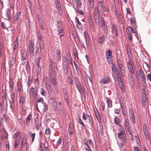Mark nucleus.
<instances>
[{"label":"nucleus","mask_w":151,"mask_h":151,"mask_svg":"<svg viewBox=\"0 0 151 151\" xmlns=\"http://www.w3.org/2000/svg\"><path fill=\"white\" fill-rule=\"evenodd\" d=\"M129 114L130 115V117L134 116L133 111L131 108H129Z\"/></svg>","instance_id":"obj_40"},{"label":"nucleus","mask_w":151,"mask_h":151,"mask_svg":"<svg viewBox=\"0 0 151 151\" xmlns=\"http://www.w3.org/2000/svg\"><path fill=\"white\" fill-rule=\"evenodd\" d=\"M120 129L121 132L118 133V137L119 138L122 139L123 144L126 143V136L123 127H121Z\"/></svg>","instance_id":"obj_2"},{"label":"nucleus","mask_w":151,"mask_h":151,"mask_svg":"<svg viewBox=\"0 0 151 151\" xmlns=\"http://www.w3.org/2000/svg\"><path fill=\"white\" fill-rule=\"evenodd\" d=\"M143 132L144 135L148 133L146 124L145 123L143 125Z\"/></svg>","instance_id":"obj_33"},{"label":"nucleus","mask_w":151,"mask_h":151,"mask_svg":"<svg viewBox=\"0 0 151 151\" xmlns=\"http://www.w3.org/2000/svg\"><path fill=\"white\" fill-rule=\"evenodd\" d=\"M35 133H32L31 134V137L32 138V139L31 140V142H33L34 141V140L35 139Z\"/></svg>","instance_id":"obj_60"},{"label":"nucleus","mask_w":151,"mask_h":151,"mask_svg":"<svg viewBox=\"0 0 151 151\" xmlns=\"http://www.w3.org/2000/svg\"><path fill=\"white\" fill-rule=\"evenodd\" d=\"M61 51L60 49L56 50L55 53V59L58 61H59L61 58Z\"/></svg>","instance_id":"obj_12"},{"label":"nucleus","mask_w":151,"mask_h":151,"mask_svg":"<svg viewBox=\"0 0 151 151\" xmlns=\"http://www.w3.org/2000/svg\"><path fill=\"white\" fill-rule=\"evenodd\" d=\"M74 129L72 125L71 122H70L68 125V132L70 134H72L73 133Z\"/></svg>","instance_id":"obj_19"},{"label":"nucleus","mask_w":151,"mask_h":151,"mask_svg":"<svg viewBox=\"0 0 151 151\" xmlns=\"http://www.w3.org/2000/svg\"><path fill=\"white\" fill-rule=\"evenodd\" d=\"M25 98L23 96H21L19 99V102L20 104L22 105L24 104V102L25 101Z\"/></svg>","instance_id":"obj_34"},{"label":"nucleus","mask_w":151,"mask_h":151,"mask_svg":"<svg viewBox=\"0 0 151 151\" xmlns=\"http://www.w3.org/2000/svg\"><path fill=\"white\" fill-rule=\"evenodd\" d=\"M20 14V12H19L18 13H17V14L15 17V21L19 19V15Z\"/></svg>","instance_id":"obj_57"},{"label":"nucleus","mask_w":151,"mask_h":151,"mask_svg":"<svg viewBox=\"0 0 151 151\" xmlns=\"http://www.w3.org/2000/svg\"><path fill=\"white\" fill-rule=\"evenodd\" d=\"M38 88L37 86H35V88L31 87L29 91V95H32V96L35 98L38 95Z\"/></svg>","instance_id":"obj_4"},{"label":"nucleus","mask_w":151,"mask_h":151,"mask_svg":"<svg viewBox=\"0 0 151 151\" xmlns=\"http://www.w3.org/2000/svg\"><path fill=\"white\" fill-rule=\"evenodd\" d=\"M86 79L87 82V83H88V82L89 81L91 83H92V80L91 78L90 77L87 76L86 78Z\"/></svg>","instance_id":"obj_53"},{"label":"nucleus","mask_w":151,"mask_h":151,"mask_svg":"<svg viewBox=\"0 0 151 151\" xmlns=\"http://www.w3.org/2000/svg\"><path fill=\"white\" fill-rule=\"evenodd\" d=\"M112 51L110 49H108L106 53V57H112Z\"/></svg>","instance_id":"obj_31"},{"label":"nucleus","mask_w":151,"mask_h":151,"mask_svg":"<svg viewBox=\"0 0 151 151\" xmlns=\"http://www.w3.org/2000/svg\"><path fill=\"white\" fill-rule=\"evenodd\" d=\"M129 27L130 29L131 30V31L133 33L135 34V35H138L137 33L136 32L135 30L136 29H135L133 28V27L132 28L130 26H129Z\"/></svg>","instance_id":"obj_42"},{"label":"nucleus","mask_w":151,"mask_h":151,"mask_svg":"<svg viewBox=\"0 0 151 151\" xmlns=\"http://www.w3.org/2000/svg\"><path fill=\"white\" fill-rule=\"evenodd\" d=\"M124 123L125 128L130 126L129 124V120L127 118L125 119Z\"/></svg>","instance_id":"obj_29"},{"label":"nucleus","mask_w":151,"mask_h":151,"mask_svg":"<svg viewBox=\"0 0 151 151\" xmlns=\"http://www.w3.org/2000/svg\"><path fill=\"white\" fill-rule=\"evenodd\" d=\"M135 138H136V141L137 146L141 148V144L140 142V139L139 136L137 135H135Z\"/></svg>","instance_id":"obj_24"},{"label":"nucleus","mask_w":151,"mask_h":151,"mask_svg":"<svg viewBox=\"0 0 151 151\" xmlns=\"http://www.w3.org/2000/svg\"><path fill=\"white\" fill-rule=\"evenodd\" d=\"M130 118L132 123L133 124H135L136 123V120L135 119V116H134L132 117H130Z\"/></svg>","instance_id":"obj_54"},{"label":"nucleus","mask_w":151,"mask_h":151,"mask_svg":"<svg viewBox=\"0 0 151 151\" xmlns=\"http://www.w3.org/2000/svg\"><path fill=\"white\" fill-rule=\"evenodd\" d=\"M7 12L6 18L7 19L9 20L11 18L12 14L11 13L10 11L8 9L6 10Z\"/></svg>","instance_id":"obj_27"},{"label":"nucleus","mask_w":151,"mask_h":151,"mask_svg":"<svg viewBox=\"0 0 151 151\" xmlns=\"http://www.w3.org/2000/svg\"><path fill=\"white\" fill-rule=\"evenodd\" d=\"M55 63L52 61L49 65V73L50 75H54L57 70Z\"/></svg>","instance_id":"obj_3"},{"label":"nucleus","mask_w":151,"mask_h":151,"mask_svg":"<svg viewBox=\"0 0 151 151\" xmlns=\"http://www.w3.org/2000/svg\"><path fill=\"white\" fill-rule=\"evenodd\" d=\"M37 38L38 39L39 44L40 45V52L41 53V50L43 49L44 47V42L42 38V37L40 35H37Z\"/></svg>","instance_id":"obj_7"},{"label":"nucleus","mask_w":151,"mask_h":151,"mask_svg":"<svg viewBox=\"0 0 151 151\" xmlns=\"http://www.w3.org/2000/svg\"><path fill=\"white\" fill-rule=\"evenodd\" d=\"M94 111L96 118L98 121L99 122L101 120L100 113L97 109H94Z\"/></svg>","instance_id":"obj_15"},{"label":"nucleus","mask_w":151,"mask_h":151,"mask_svg":"<svg viewBox=\"0 0 151 151\" xmlns=\"http://www.w3.org/2000/svg\"><path fill=\"white\" fill-rule=\"evenodd\" d=\"M33 77L29 76L28 79V83L29 86H30L32 82Z\"/></svg>","instance_id":"obj_36"},{"label":"nucleus","mask_w":151,"mask_h":151,"mask_svg":"<svg viewBox=\"0 0 151 151\" xmlns=\"http://www.w3.org/2000/svg\"><path fill=\"white\" fill-rule=\"evenodd\" d=\"M125 129L130 134H132V130L131 126L126 127Z\"/></svg>","instance_id":"obj_35"},{"label":"nucleus","mask_w":151,"mask_h":151,"mask_svg":"<svg viewBox=\"0 0 151 151\" xmlns=\"http://www.w3.org/2000/svg\"><path fill=\"white\" fill-rule=\"evenodd\" d=\"M105 39L106 38L105 36L103 35L101 37H99L97 41L100 44H101L104 43Z\"/></svg>","instance_id":"obj_20"},{"label":"nucleus","mask_w":151,"mask_h":151,"mask_svg":"<svg viewBox=\"0 0 151 151\" xmlns=\"http://www.w3.org/2000/svg\"><path fill=\"white\" fill-rule=\"evenodd\" d=\"M108 10L104 6L102 1H99L98 3V6H96L93 10V14L96 24L98 25L99 23V14H103L105 12H107Z\"/></svg>","instance_id":"obj_1"},{"label":"nucleus","mask_w":151,"mask_h":151,"mask_svg":"<svg viewBox=\"0 0 151 151\" xmlns=\"http://www.w3.org/2000/svg\"><path fill=\"white\" fill-rule=\"evenodd\" d=\"M121 111V109L120 108L119 109H115L114 110V111L115 114H118Z\"/></svg>","instance_id":"obj_59"},{"label":"nucleus","mask_w":151,"mask_h":151,"mask_svg":"<svg viewBox=\"0 0 151 151\" xmlns=\"http://www.w3.org/2000/svg\"><path fill=\"white\" fill-rule=\"evenodd\" d=\"M142 101H146V94L145 93H143L142 94Z\"/></svg>","instance_id":"obj_48"},{"label":"nucleus","mask_w":151,"mask_h":151,"mask_svg":"<svg viewBox=\"0 0 151 151\" xmlns=\"http://www.w3.org/2000/svg\"><path fill=\"white\" fill-rule=\"evenodd\" d=\"M110 81L109 78L106 77L101 80L100 82L101 83H109Z\"/></svg>","instance_id":"obj_21"},{"label":"nucleus","mask_w":151,"mask_h":151,"mask_svg":"<svg viewBox=\"0 0 151 151\" xmlns=\"http://www.w3.org/2000/svg\"><path fill=\"white\" fill-rule=\"evenodd\" d=\"M75 3L77 4V5L79 6L81 4V1L80 0H74Z\"/></svg>","instance_id":"obj_55"},{"label":"nucleus","mask_w":151,"mask_h":151,"mask_svg":"<svg viewBox=\"0 0 151 151\" xmlns=\"http://www.w3.org/2000/svg\"><path fill=\"white\" fill-rule=\"evenodd\" d=\"M106 102L108 104V106L109 107L111 108L112 107V101L108 99H107L106 100Z\"/></svg>","instance_id":"obj_39"},{"label":"nucleus","mask_w":151,"mask_h":151,"mask_svg":"<svg viewBox=\"0 0 151 151\" xmlns=\"http://www.w3.org/2000/svg\"><path fill=\"white\" fill-rule=\"evenodd\" d=\"M31 117V114H29L26 117V124L27 125H28L30 122Z\"/></svg>","instance_id":"obj_30"},{"label":"nucleus","mask_w":151,"mask_h":151,"mask_svg":"<svg viewBox=\"0 0 151 151\" xmlns=\"http://www.w3.org/2000/svg\"><path fill=\"white\" fill-rule=\"evenodd\" d=\"M101 20L100 21L101 25V26H104V27L105 26L106 23L104 19L102 17H101Z\"/></svg>","instance_id":"obj_41"},{"label":"nucleus","mask_w":151,"mask_h":151,"mask_svg":"<svg viewBox=\"0 0 151 151\" xmlns=\"http://www.w3.org/2000/svg\"><path fill=\"white\" fill-rule=\"evenodd\" d=\"M130 22L131 25L133 27V28L136 29L137 27L135 19L131 17L130 18Z\"/></svg>","instance_id":"obj_13"},{"label":"nucleus","mask_w":151,"mask_h":151,"mask_svg":"<svg viewBox=\"0 0 151 151\" xmlns=\"http://www.w3.org/2000/svg\"><path fill=\"white\" fill-rule=\"evenodd\" d=\"M27 54L26 52L24 51L22 52L21 59L22 60H24L27 58Z\"/></svg>","instance_id":"obj_32"},{"label":"nucleus","mask_w":151,"mask_h":151,"mask_svg":"<svg viewBox=\"0 0 151 151\" xmlns=\"http://www.w3.org/2000/svg\"><path fill=\"white\" fill-rule=\"evenodd\" d=\"M60 0H55V6L58 10V11L59 13H60L61 12V6L60 4Z\"/></svg>","instance_id":"obj_11"},{"label":"nucleus","mask_w":151,"mask_h":151,"mask_svg":"<svg viewBox=\"0 0 151 151\" xmlns=\"http://www.w3.org/2000/svg\"><path fill=\"white\" fill-rule=\"evenodd\" d=\"M3 131L4 133V134L5 138V139H7L8 138V134L5 130H3Z\"/></svg>","instance_id":"obj_62"},{"label":"nucleus","mask_w":151,"mask_h":151,"mask_svg":"<svg viewBox=\"0 0 151 151\" xmlns=\"http://www.w3.org/2000/svg\"><path fill=\"white\" fill-rule=\"evenodd\" d=\"M99 131L101 134H103V127L102 125H100Z\"/></svg>","instance_id":"obj_63"},{"label":"nucleus","mask_w":151,"mask_h":151,"mask_svg":"<svg viewBox=\"0 0 151 151\" xmlns=\"http://www.w3.org/2000/svg\"><path fill=\"white\" fill-rule=\"evenodd\" d=\"M104 33L106 35H107L109 32V29L107 28V27L106 26L104 27Z\"/></svg>","instance_id":"obj_45"},{"label":"nucleus","mask_w":151,"mask_h":151,"mask_svg":"<svg viewBox=\"0 0 151 151\" xmlns=\"http://www.w3.org/2000/svg\"><path fill=\"white\" fill-rule=\"evenodd\" d=\"M63 70L64 73L67 74L68 72V63H65V64H63Z\"/></svg>","instance_id":"obj_23"},{"label":"nucleus","mask_w":151,"mask_h":151,"mask_svg":"<svg viewBox=\"0 0 151 151\" xmlns=\"http://www.w3.org/2000/svg\"><path fill=\"white\" fill-rule=\"evenodd\" d=\"M29 42V43L28 47L29 50V55L31 57H32L33 55L34 52V42L32 41H30Z\"/></svg>","instance_id":"obj_6"},{"label":"nucleus","mask_w":151,"mask_h":151,"mask_svg":"<svg viewBox=\"0 0 151 151\" xmlns=\"http://www.w3.org/2000/svg\"><path fill=\"white\" fill-rule=\"evenodd\" d=\"M117 78L119 84L120 88H121L122 91L123 92H124L125 87H124V84L120 74H118Z\"/></svg>","instance_id":"obj_5"},{"label":"nucleus","mask_w":151,"mask_h":151,"mask_svg":"<svg viewBox=\"0 0 151 151\" xmlns=\"http://www.w3.org/2000/svg\"><path fill=\"white\" fill-rule=\"evenodd\" d=\"M59 35L60 37L63 36L64 33L63 32V29L62 28L59 29Z\"/></svg>","instance_id":"obj_43"},{"label":"nucleus","mask_w":151,"mask_h":151,"mask_svg":"<svg viewBox=\"0 0 151 151\" xmlns=\"http://www.w3.org/2000/svg\"><path fill=\"white\" fill-rule=\"evenodd\" d=\"M112 32L114 35V36L115 35L116 37H117L118 35L116 27L114 25L112 26Z\"/></svg>","instance_id":"obj_16"},{"label":"nucleus","mask_w":151,"mask_h":151,"mask_svg":"<svg viewBox=\"0 0 151 151\" xmlns=\"http://www.w3.org/2000/svg\"><path fill=\"white\" fill-rule=\"evenodd\" d=\"M139 71H140L141 77L142 79H144L145 80V75L142 71V68H140L139 69Z\"/></svg>","instance_id":"obj_44"},{"label":"nucleus","mask_w":151,"mask_h":151,"mask_svg":"<svg viewBox=\"0 0 151 151\" xmlns=\"http://www.w3.org/2000/svg\"><path fill=\"white\" fill-rule=\"evenodd\" d=\"M50 79L53 85H55L56 83V81L55 76L54 75H50Z\"/></svg>","instance_id":"obj_18"},{"label":"nucleus","mask_w":151,"mask_h":151,"mask_svg":"<svg viewBox=\"0 0 151 151\" xmlns=\"http://www.w3.org/2000/svg\"><path fill=\"white\" fill-rule=\"evenodd\" d=\"M117 63L120 68L121 72L122 73L124 72L125 70V66L123 64L122 61L120 60H118L117 61Z\"/></svg>","instance_id":"obj_9"},{"label":"nucleus","mask_w":151,"mask_h":151,"mask_svg":"<svg viewBox=\"0 0 151 151\" xmlns=\"http://www.w3.org/2000/svg\"><path fill=\"white\" fill-rule=\"evenodd\" d=\"M78 123L81 125L83 127H84L85 126L84 124L81 119L80 118H78Z\"/></svg>","instance_id":"obj_47"},{"label":"nucleus","mask_w":151,"mask_h":151,"mask_svg":"<svg viewBox=\"0 0 151 151\" xmlns=\"http://www.w3.org/2000/svg\"><path fill=\"white\" fill-rule=\"evenodd\" d=\"M120 120L117 116H115L114 119V123L115 124L121 127H123V126H122L121 125L120 123Z\"/></svg>","instance_id":"obj_14"},{"label":"nucleus","mask_w":151,"mask_h":151,"mask_svg":"<svg viewBox=\"0 0 151 151\" xmlns=\"http://www.w3.org/2000/svg\"><path fill=\"white\" fill-rule=\"evenodd\" d=\"M87 119L89 121L90 125L92 127L93 123L92 117L90 115H87Z\"/></svg>","instance_id":"obj_26"},{"label":"nucleus","mask_w":151,"mask_h":151,"mask_svg":"<svg viewBox=\"0 0 151 151\" xmlns=\"http://www.w3.org/2000/svg\"><path fill=\"white\" fill-rule=\"evenodd\" d=\"M34 83L35 85V86H37L38 87V86H39V82L38 78L35 80Z\"/></svg>","instance_id":"obj_61"},{"label":"nucleus","mask_w":151,"mask_h":151,"mask_svg":"<svg viewBox=\"0 0 151 151\" xmlns=\"http://www.w3.org/2000/svg\"><path fill=\"white\" fill-rule=\"evenodd\" d=\"M75 21L76 23V26L77 28L80 30H82L83 29V26L81 23L79 22L78 18L76 17Z\"/></svg>","instance_id":"obj_10"},{"label":"nucleus","mask_w":151,"mask_h":151,"mask_svg":"<svg viewBox=\"0 0 151 151\" xmlns=\"http://www.w3.org/2000/svg\"><path fill=\"white\" fill-rule=\"evenodd\" d=\"M117 70V68L116 67L112 68L113 75L116 74L117 78L118 77V74H120L119 71H118Z\"/></svg>","instance_id":"obj_22"},{"label":"nucleus","mask_w":151,"mask_h":151,"mask_svg":"<svg viewBox=\"0 0 151 151\" xmlns=\"http://www.w3.org/2000/svg\"><path fill=\"white\" fill-rule=\"evenodd\" d=\"M82 143L86 146L88 145L87 144V140L86 139H84L82 141Z\"/></svg>","instance_id":"obj_58"},{"label":"nucleus","mask_w":151,"mask_h":151,"mask_svg":"<svg viewBox=\"0 0 151 151\" xmlns=\"http://www.w3.org/2000/svg\"><path fill=\"white\" fill-rule=\"evenodd\" d=\"M50 85V83L49 80H47L45 86V87L47 86H49Z\"/></svg>","instance_id":"obj_64"},{"label":"nucleus","mask_w":151,"mask_h":151,"mask_svg":"<svg viewBox=\"0 0 151 151\" xmlns=\"http://www.w3.org/2000/svg\"><path fill=\"white\" fill-rule=\"evenodd\" d=\"M84 36L86 40V43H87V41H88L89 40V38L88 35L87 34V33L86 32H84Z\"/></svg>","instance_id":"obj_49"},{"label":"nucleus","mask_w":151,"mask_h":151,"mask_svg":"<svg viewBox=\"0 0 151 151\" xmlns=\"http://www.w3.org/2000/svg\"><path fill=\"white\" fill-rule=\"evenodd\" d=\"M87 115L88 114H86L85 113H83L82 115V119L83 120L85 121L87 119Z\"/></svg>","instance_id":"obj_46"},{"label":"nucleus","mask_w":151,"mask_h":151,"mask_svg":"<svg viewBox=\"0 0 151 151\" xmlns=\"http://www.w3.org/2000/svg\"><path fill=\"white\" fill-rule=\"evenodd\" d=\"M127 66L130 72L131 73L134 74V71L133 69L132 63L130 60L127 62Z\"/></svg>","instance_id":"obj_8"},{"label":"nucleus","mask_w":151,"mask_h":151,"mask_svg":"<svg viewBox=\"0 0 151 151\" xmlns=\"http://www.w3.org/2000/svg\"><path fill=\"white\" fill-rule=\"evenodd\" d=\"M88 19L90 28L93 31H94L95 29L93 21L91 19V18L90 17L88 18Z\"/></svg>","instance_id":"obj_17"},{"label":"nucleus","mask_w":151,"mask_h":151,"mask_svg":"<svg viewBox=\"0 0 151 151\" xmlns=\"http://www.w3.org/2000/svg\"><path fill=\"white\" fill-rule=\"evenodd\" d=\"M41 55L38 57L35 60L37 65L38 67H39L40 66V63L41 58Z\"/></svg>","instance_id":"obj_37"},{"label":"nucleus","mask_w":151,"mask_h":151,"mask_svg":"<svg viewBox=\"0 0 151 151\" xmlns=\"http://www.w3.org/2000/svg\"><path fill=\"white\" fill-rule=\"evenodd\" d=\"M27 139L26 137L25 136L23 137L21 143V147L22 148L23 146L25 144H27Z\"/></svg>","instance_id":"obj_25"},{"label":"nucleus","mask_w":151,"mask_h":151,"mask_svg":"<svg viewBox=\"0 0 151 151\" xmlns=\"http://www.w3.org/2000/svg\"><path fill=\"white\" fill-rule=\"evenodd\" d=\"M15 94L14 92H13L11 95V99L12 101L14 102L15 100Z\"/></svg>","instance_id":"obj_51"},{"label":"nucleus","mask_w":151,"mask_h":151,"mask_svg":"<svg viewBox=\"0 0 151 151\" xmlns=\"http://www.w3.org/2000/svg\"><path fill=\"white\" fill-rule=\"evenodd\" d=\"M9 86L10 88V90H12L13 88V82L12 79H9Z\"/></svg>","instance_id":"obj_28"},{"label":"nucleus","mask_w":151,"mask_h":151,"mask_svg":"<svg viewBox=\"0 0 151 151\" xmlns=\"http://www.w3.org/2000/svg\"><path fill=\"white\" fill-rule=\"evenodd\" d=\"M127 34L129 40L131 41L132 38L131 34L130 33H127Z\"/></svg>","instance_id":"obj_56"},{"label":"nucleus","mask_w":151,"mask_h":151,"mask_svg":"<svg viewBox=\"0 0 151 151\" xmlns=\"http://www.w3.org/2000/svg\"><path fill=\"white\" fill-rule=\"evenodd\" d=\"M40 92L41 94L44 96H45L46 95V93L45 90L43 88H41L40 89Z\"/></svg>","instance_id":"obj_38"},{"label":"nucleus","mask_w":151,"mask_h":151,"mask_svg":"<svg viewBox=\"0 0 151 151\" xmlns=\"http://www.w3.org/2000/svg\"><path fill=\"white\" fill-rule=\"evenodd\" d=\"M77 88L78 89V91L80 92H81V91H83V93H85V92L83 91V86H81V87H80L79 86H77Z\"/></svg>","instance_id":"obj_52"},{"label":"nucleus","mask_w":151,"mask_h":151,"mask_svg":"<svg viewBox=\"0 0 151 151\" xmlns=\"http://www.w3.org/2000/svg\"><path fill=\"white\" fill-rule=\"evenodd\" d=\"M51 100H52L51 105L52 106H55L56 105V104L55 102V100L53 98H51Z\"/></svg>","instance_id":"obj_50"}]
</instances>
